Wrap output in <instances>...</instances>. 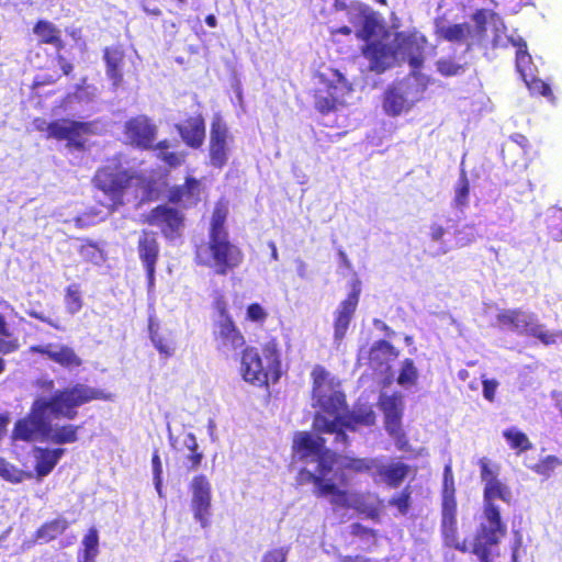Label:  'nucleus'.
Returning <instances> with one entry per match:
<instances>
[{
    "label": "nucleus",
    "instance_id": "nucleus-22",
    "mask_svg": "<svg viewBox=\"0 0 562 562\" xmlns=\"http://www.w3.org/2000/svg\"><path fill=\"white\" fill-rule=\"evenodd\" d=\"M360 296V288L359 285H353L352 291L348 294V296L342 300L337 306L334 316V339L337 342H340L348 330L350 322L353 317V314L357 310Z\"/></svg>",
    "mask_w": 562,
    "mask_h": 562
},
{
    "label": "nucleus",
    "instance_id": "nucleus-12",
    "mask_svg": "<svg viewBox=\"0 0 562 562\" xmlns=\"http://www.w3.org/2000/svg\"><path fill=\"white\" fill-rule=\"evenodd\" d=\"M235 146V139L223 117L213 115L210 131L209 159L214 168L222 169L228 161Z\"/></svg>",
    "mask_w": 562,
    "mask_h": 562
},
{
    "label": "nucleus",
    "instance_id": "nucleus-3",
    "mask_svg": "<svg viewBox=\"0 0 562 562\" xmlns=\"http://www.w3.org/2000/svg\"><path fill=\"white\" fill-rule=\"evenodd\" d=\"M313 380V407L318 408L314 418V428L322 434L335 435V442L346 445L347 430L360 426H370L375 422L371 407H359L351 414L344 415L346 402L339 381L323 367H315L311 373Z\"/></svg>",
    "mask_w": 562,
    "mask_h": 562
},
{
    "label": "nucleus",
    "instance_id": "nucleus-13",
    "mask_svg": "<svg viewBox=\"0 0 562 562\" xmlns=\"http://www.w3.org/2000/svg\"><path fill=\"white\" fill-rule=\"evenodd\" d=\"M480 476L484 484L483 507H498L496 499L509 504L513 499L510 487L498 479L499 467L493 464L488 459L482 458L479 461Z\"/></svg>",
    "mask_w": 562,
    "mask_h": 562
},
{
    "label": "nucleus",
    "instance_id": "nucleus-44",
    "mask_svg": "<svg viewBox=\"0 0 562 562\" xmlns=\"http://www.w3.org/2000/svg\"><path fill=\"white\" fill-rule=\"evenodd\" d=\"M66 308L70 314L78 313L82 307L81 291L78 284H70L66 289L65 295Z\"/></svg>",
    "mask_w": 562,
    "mask_h": 562
},
{
    "label": "nucleus",
    "instance_id": "nucleus-63",
    "mask_svg": "<svg viewBox=\"0 0 562 562\" xmlns=\"http://www.w3.org/2000/svg\"><path fill=\"white\" fill-rule=\"evenodd\" d=\"M294 263H295V270H296L297 276L301 279H306L308 277L307 263L304 260H302L301 258H296L294 260Z\"/></svg>",
    "mask_w": 562,
    "mask_h": 562
},
{
    "label": "nucleus",
    "instance_id": "nucleus-53",
    "mask_svg": "<svg viewBox=\"0 0 562 562\" xmlns=\"http://www.w3.org/2000/svg\"><path fill=\"white\" fill-rule=\"evenodd\" d=\"M476 235L475 227L467 225L457 232L456 244L459 247L467 246L476 239Z\"/></svg>",
    "mask_w": 562,
    "mask_h": 562
},
{
    "label": "nucleus",
    "instance_id": "nucleus-50",
    "mask_svg": "<svg viewBox=\"0 0 562 562\" xmlns=\"http://www.w3.org/2000/svg\"><path fill=\"white\" fill-rule=\"evenodd\" d=\"M469 182L468 179L462 176L456 187L454 203L458 207H463L469 203Z\"/></svg>",
    "mask_w": 562,
    "mask_h": 562
},
{
    "label": "nucleus",
    "instance_id": "nucleus-47",
    "mask_svg": "<svg viewBox=\"0 0 562 562\" xmlns=\"http://www.w3.org/2000/svg\"><path fill=\"white\" fill-rule=\"evenodd\" d=\"M562 464L561 460L554 456H547L544 459L540 460L536 465L531 469L539 475L549 477L557 468Z\"/></svg>",
    "mask_w": 562,
    "mask_h": 562
},
{
    "label": "nucleus",
    "instance_id": "nucleus-58",
    "mask_svg": "<svg viewBox=\"0 0 562 562\" xmlns=\"http://www.w3.org/2000/svg\"><path fill=\"white\" fill-rule=\"evenodd\" d=\"M457 514L454 494H442V514Z\"/></svg>",
    "mask_w": 562,
    "mask_h": 562
},
{
    "label": "nucleus",
    "instance_id": "nucleus-57",
    "mask_svg": "<svg viewBox=\"0 0 562 562\" xmlns=\"http://www.w3.org/2000/svg\"><path fill=\"white\" fill-rule=\"evenodd\" d=\"M97 95V88L94 87H85L78 89V91L75 93L74 98L77 99L79 102H91Z\"/></svg>",
    "mask_w": 562,
    "mask_h": 562
},
{
    "label": "nucleus",
    "instance_id": "nucleus-5",
    "mask_svg": "<svg viewBox=\"0 0 562 562\" xmlns=\"http://www.w3.org/2000/svg\"><path fill=\"white\" fill-rule=\"evenodd\" d=\"M240 373L243 379L256 386H265L270 382L276 383L281 375V355L279 344L270 339L261 347V352L254 347L243 351L240 360Z\"/></svg>",
    "mask_w": 562,
    "mask_h": 562
},
{
    "label": "nucleus",
    "instance_id": "nucleus-19",
    "mask_svg": "<svg viewBox=\"0 0 562 562\" xmlns=\"http://www.w3.org/2000/svg\"><path fill=\"white\" fill-rule=\"evenodd\" d=\"M146 222L158 227L166 239L173 241L181 237L183 229V215L169 205L155 207L146 217Z\"/></svg>",
    "mask_w": 562,
    "mask_h": 562
},
{
    "label": "nucleus",
    "instance_id": "nucleus-39",
    "mask_svg": "<svg viewBox=\"0 0 562 562\" xmlns=\"http://www.w3.org/2000/svg\"><path fill=\"white\" fill-rule=\"evenodd\" d=\"M417 379L418 370L415 367L413 360L405 359L401 366V370L397 376V383L401 386L408 389L416 384Z\"/></svg>",
    "mask_w": 562,
    "mask_h": 562
},
{
    "label": "nucleus",
    "instance_id": "nucleus-27",
    "mask_svg": "<svg viewBox=\"0 0 562 562\" xmlns=\"http://www.w3.org/2000/svg\"><path fill=\"white\" fill-rule=\"evenodd\" d=\"M201 182L194 178H187L183 186L175 187L170 190L169 199L173 203L189 207L195 205L201 200Z\"/></svg>",
    "mask_w": 562,
    "mask_h": 562
},
{
    "label": "nucleus",
    "instance_id": "nucleus-28",
    "mask_svg": "<svg viewBox=\"0 0 562 562\" xmlns=\"http://www.w3.org/2000/svg\"><path fill=\"white\" fill-rule=\"evenodd\" d=\"M503 37H505L506 44L502 45L503 47L512 44L517 48L516 52V67L518 72L521 75L522 79H527V77L531 76L532 67H531V57L527 52V44L521 37H515L513 35L508 36L506 34V29L502 32ZM497 45L496 47H498Z\"/></svg>",
    "mask_w": 562,
    "mask_h": 562
},
{
    "label": "nucleus",
    "instance_id": "nucleus-9",
    "mask_svg": "<svg viewBox=\"0 0 562 562\" xmlns=\"http://www.w3.org/2000/svg\"><path fill=\"white\" fill-rule=\"evenodd\" d=\"M496 326L517 334L537 337L546 345L555 341V335L538 323L536 315L521 310H503L496 315Z\"/></svg>",
    "mask_w": 562,
    "mask_h": 562
},
{
    "label": "nucleus",
    "instance_id": "nucleus-16",
    "mask_svg": "<svg viewBox=\"0 0 562 562\" xmlns=\"http://www.w3.org/2000/svg\"><path fill=\"white\" fill-rule=\"evenodd\" d=\"M422 92L413 80H404L385 92L383 108L392 116L409 111L419 101Z\"/></svg>",
    "mask_w": 562,
    "mask_h": 562
},
{
    "label": "nucleus",
    "instance_id": "nucleus-49",
    "mask_svg": "<svg viewBox=\"0 0 562 562\" xmlns=\"http://www.w3.org/2000/svg\"><path fill=\"white\" fill-rule=\"evenodd\" d=\"M549 229L554 239L562 240V209L549 210Z\"/></svg>",
    "mask_w": 562,
    "mask_h": 562
},
{
    "label": "nucleus",
    "instance_id": "nucleus-4",
    "mask_svg": "<svg viewBox=\"0 0 562 562\" xmlns=\"http://www.w3.org/2000/svg\"><path fill=\"white\" fill-rule=\"evenodd\" d=\"M505 30L503 20L492 10H479L471 23H452L446 18L435 21V33L439 40L453 44L464 45L468 48L473 45H483L491 42L493 46L505 45L506 38L502 32Z\"/></svg>",
    "mask_w": 562,
    "mask_h": 562
},
{
    "label": "nucleus",
    "instance_id": "nucleus-11",
    "mask_svg": "<svg viewBox=\"0 0 562 562\" xmlns=\"http://www.w3.org/2000/svg\"><path fill=\"white\" fill-rule=\"evenodd\" d=\"M33 126L38 132H46L48 138L66 140L69 148H82L85 136L91 132L90 123L70 120L47 122L44 119H35Z\"/></svg>",
    "mask_w": 562,
    "mask_h": 562
},
{
    "label": "nucleus",
    "instance_id": "nucleus-18",
    "mask_svg": "<svg viewBox=\"0 0 562 562\" xmlns=\"http://www.w3.org/2000/svg\"><path fill=\"white\" fill-rule=\"evenodd\" d=\"M213 338L216 349L226 357L236 353L245 345V337L232 316L213 321Z\"/></svg>",
    "mask_w": 562,
    "mask_h": 562
},
{
    "label": "nucleus",
    "instance_id": "nucleus-48",
    "mask_svg": "<svg viewBox=\"0 0 562 562\" xmlns=\"http://www.w3.org/2000/svg\"><path fill=\"white\" fill-rule=\"evenodd\" d=\"M157 148L159 150L158 157L170 167L180 166L184 161L183 153L167 151V142L159 143Z\"/></svg>",
    "mask_w": 562,
    "mask_h": 562
},
{
    "label": "nucleus",
    "instance_id": "nucleus-7",
    "mask_svg": "<svg viewBox=\"0 0 562 562\" xmlns=\"http://www.w3.org/2000/svg\"><path fill=\"white\" fill-rule=\"evenodd\" d=\"M243 258L241 250L229 241L228 236L209 237V241L201 244L195 250L196 263L212 269L220 276L236 269Z\"/></svg>",
    "mask_w": 562,
    "mask_h": 562
},
{
    "label": "nucleus",
    "instance_id": "nucleus-36",
    "mask_svg": "<svg viewBox=\"0 0 562 562\" xmlns=\"http://www.w3.org/2000/svg\"><path fill=\"white\" fill-rule=\"evenodd\" d=\"M138 179V182H134L132 188L127 190V192L123 196V203L128 201L126 195L130 191L135 195V198H139L142 201L146 199H151L158 191V186L156 182L144 179L143 177L133 176Z\"/></svg>",
    "mask_w": 562,
    "mask_h": 562
},
{
    "label": "nucleus",
    "instance_id": "nucleus-20",
    "mask_svg": "<svg viewBox=\"0 0 562 562\" xmlns=\"http://www.w3.org/2000/svg\"><path fill=\"white\" fill-rule=\"evenodd\" d=\"M380 406L385 417V428L391 437L396 440V445L400 449L404 447L403 431L401 428V419L403 412V401L400 394L386 393L380 396Z\"/></svg>",
    "mask_w": 562,
    "mask_h": 562
},
{
    "label": "nucleus",
    "instance_id": "nucleus-62",
    "mask_svg": "<svg viewBox=\"0 0 562 562\" xmlns=\"http://www.w3.org/2000/svg\"><path fill=\"white\" fill-rule=\"evenodd\" d=\"M151 465L154 479L162 477V464L157 452L153 456Z\"/></svg>",
    "mask_w": 562,
    "mask_h": 562
},
{
    "label": "nucleus",
    "instance_id": "nucleus-41",
    "mask_svg": "<svg viewBox=\"0 0 562 562\" xmlns=\"http://www.w3.org/2000/svg\"><path fill=\"white\" fill-rule=\"evenodd\" d=\"M0 476L11 483H21L24 479L32 477V473H26L5 460L0 459Z\"/></svg>",
    "mask_w": 562,
    "mask_h": 562
},
{
    "label": "nucleus",
    "instance_id": "nucleus-8",
    "mask_svg": "<svg viewBox=\"0 0 562 562\" xmlns=\"http://www.w3.org/2000/svg\"><path fill=\"white\" fill-rule=\"evenodd\" d=\"M352 88L341 72L328 69L319 74L315 92V106L322 113L337 111L346 105Z\"/></svg>",
    "mask_w": 562,
    "mask_h": 562
},
{
    "label": "nucleus",
    "instance_id": "nucleus-55",
    "mask_svg": "<svg viewBox=\"0 0 562 562\" xmlns=\"http://www.w3.org/2000/svg\"><path fill=\"white\" fill-rule=\"evenodd\" d=\"M437 69L445 76H454L459 72L461 67L451 60H439L437 63Z\"/></svg>",
    "mask_w": 562,
    "mask_h": 562
},
{
    "label": "nucleus",
    "instance_id": "nucleus-14",
    "mask_svg": "<svg viewBox=\"0 0 562 562\" xmlns=\"http://www.w3.org/2000/svg\"><path fill=\"white\" fill-rule=\"evenodd\" d=\"M191 492V510L193 518L205 529L211 525L212 485L204 474L195 475L189 485Z\"/></svg>",
    "mask_w": 562,
    "mask_h": 562
},
{
    "label": "nucleus",
    "instance_id": "nucleus-35",
    "mask_svg": "<svg viewBox=\"0 0 562 562\" xmlns=\"http://www.w3.org/2000/svg\"><path fill=\"white\" fill-rule=\"evenodd\" d=\"M503 437L506 440L507 445L513 450H516L517 453L527 451L532 447L527 435L516 427H509L505 429L503 431Z\"/></svg>",
    "mask_w": 562,
    "mask_h": 562
},
{
    "label": "nucleus",
    "instance_id": "nucleus-64",
    "mask_svg": "<svg viewBox=\"0 0 562 562\" xmlns=\"http://www.w3.org/2000/svg\"><path fill=\"white\" fill-rule=\"evenodd\" d=\"M183 445L192 453H195V451H198V449H199V445H198L196 438L191 432H189L186 436V438L183 440Z\"/></svg>",
    "mask_w": 562,
    "mask_h": 562
},
{
    "label": "nucleus",
    "instance_id": "nucleus-21",
    "mask_svg": "<svg viewBox=\"0 0 562 562\" xmlns=\"http://www.w3.org/2000/svg\"><path fill=\"white\" fill-rule=\"evenodd\" d=\"M157 127L145 115L128 120L124 126L125 140L138 148H149L156 139Z\"/></svg>",
    "mask_w": 562,
    "mask_h": 562
},
{
    "label": "nucleus",
    "instance_id": "nucleus-10",
    "mask_svg": "<svg viewBox=\"0 0 562 562\" xmlns=\"http://www.w3.org/2000/svg\"><path fill=\"white\" fill-rule=\"evenodd\" d=\"M94 184L111 200L110 209L123 204V196L134 182H138L127 171L116 165L100 168L94 176Z\"/></svg>",
    "mask_w": 562,
    "mask_h": 562
},
{
    "label": "nucleus",
    "instance_id": "nucleus-46",
    "mask_svg": "<svg viewBox=\"0 0 562 562\" xmlns=\"http://www.w3.org/2000/svg\"><path fill=\"white\" fill-rule=\"evenodd\" d=\"M18 348V340L12 336L2 316H0V352L9 353Z\"/></svg>",
    "mask_w": 562,
    "mask_h": 562
},
{
    "label": "nucleus",
    "instance_id": "nucleus-29",
    "mask_svg": "<svg viewBox=\"0 0 562 562\" xmlns=\"http://www.w3.org/2000/svg\"><path fill=\"white\" fill-rule=\"evenodd\" d=\"M65 450L64 449H34V460H35V470L38 479H42L48 475L59 459L63 457Z\"/></svg>",
    "mask_w": 562,
    "mask_h": 562
},
{
    "label": "nucleus",
    "instance_id": "nucleus-24",
    "mask_svg": "<svg viewBox=\"0 0 562 562\" xmlns=\"http://www.w3.org/2000/svg\"><path fill=\"white\" fill-rule=\"evenodd\" d=\"M138 255L147 272L148 286L153 288L159 255V246L154 233L143 232L138 240Z\"/></svg>",
    "mask_w": 562,
    "mask_h": 562
},
{
    "label": "nucleus",
    "instance_id": "nucleus-17",
    "mask_svg": "<svg viewBox=\"0 0 562 562\" xmlns=\"http://www.w3.org/2000/svg\"><path fill=\"white\" fill-rule=\"evenodd\" d=\"M48 414L44 409L43 401H35L31 414L15 425L13 431L14 440L45 441L47 431Z\"/></svg>",
    "mask_w": 562,
    "mask_h": 562
},
{
    "label": "nucleus",
    "instance_id": "nucleus-31",
    "mask_svg": "<svg viewBox=\"0 0 562 562\" xmlns=\"http://www.w3.org/2000/svg\"><path fill=\"white\" fill-rule=\"evenodd\" d=\"M123 52L119 48H106L104 53V59L106 63V75L112 80L114 88H117L123 79Z\"/></svg>",
    "mask_w": 562,
    "mask_h": 562
},
{
    "label": "nucleus",
    "instance_id": "nucleus-6",
    "mask_svg": "<svg viewBox=\"0 0 562 562\" xmlns=\"http://www.w3.org/2000/svg\"><path fill=\"white\" fill-rule=\"evenodd\" d=\"M113 394L103 390L93 389L86 384H76L63 391H56L50 398H37L44 402V409L48 415L74 419L77 408L93 400L113 401Z\"/></svg>",
    "mask_w": 562,
    "mask_h": 562
},
{
    "label": "nucleus",
    "instance_id": "nucleus-23",
    "mask_svg": "<svg viewBox=\"0 0 562 562\" xmlns=\"http://www.w3.org/2000/svg\"><path fill=\"white\" fill-rule=\"evenodd\" d=\"M408 465L401 461H389L385 457H379L373 480L385 483L391 487H397L409 474Z\"/></svg>",
    "mask_w": 562,
    "mask_h": 562
},
{
    "label": "nucleus",
    "instance_id": "nucleus-34",
    "mask_svg": "<svg viewBox=\"0 0 562 562\" xmlns=\"http://www.w3.org/2000/svg\"><path fill=\"white\" fill-rule=\"evenodd\" d=\"M396 357L394 348L386 341L376 342L370 351V363L373 368L378 369Z\"/></svg>",
    "mask_w": 562,
    "mask_h": 562
},
{
    "label": "nucleus",
    "instance_id": "nucleus-61",
    "mask_svg": "<svg viewBox=\"0 0 562 562\" xmlns=\"http://www.w3.org/2000/svg\"><path fill=\"white\" fill-rule=\"evenodd\" d=\"M215 310H216V315L214 317V321H221L222 317H224V316H231V314L228 313V310H227V304L222 299L216 300Z\"/></svg>",
    "mask_w": 562,
    "mask_h": 562
},
{
    "label": "nucleus",
    "instance_id": "nucleus-1",
    "mask_svg": "<svg viewBox=\"0 0 562 562\" xmlns=\"http://www.w3.org/2000/svg\"><path fill=\"white\" fill-rule=\"evenodd\" d=\"M324 443V439L317 435L304 431L295 434L293 461L305 463L299 472L297 482L314 483V493L317 496L328 497L335 506L363 510L360 495L347 493L337 487L338 482L345 484V476L340 471L348 469L355 472H370L374 477L379 458H338L325 449Z\"/></svg>",
    "mask_w": 562,
    "mask_h": 562
},
{
    "label": "nucleus",
    "instance_id": "nucleus-38",
    "mask_svg": "<svg viewBox=\"0 0 562 562\" xmlns=\"http://www.w3.org/2000/svg\"><path fill=\"white\" fill-rule=\"evenodd\" d=\"M150 338L156 347V349L159 351L160 355L165 357H171L173 356L176 351V341L175 338L169 336H164L158 330H155L153 326L150 325Z\"/></svg>",
    "mask_w": 562,
    "mask_h": 562
},
{
    "label": "nucleus",
    "instance_id": "nucleus-2",
    "mask_svg": "<svg viewBox=\"0 0 562 562\" xmlns=\"http://www.w3.org/2000/svg\"><path fill=\"white\" fill-rule=\"evenodd\" d=\"M357 36L367 42L363 55L371 70L382 72L395 61H407L413 68L423 63L426 38L418 32L391 34L368 5L356 3L348 11Z\"/></svg>",
    "mask_w": 562,
    "mask_h": 562
},
{
    "label": "nucleus",
    "instance_id": "nucleus-59",
    "mask_svg": "<svg viewBox=\"0 0 562 562\" xmlns=\"http://www.w3.org/2000/svg\"><path fill=\"white\" fill-rule=\"evenodd\" d=\"M497 386L498 383L495 380L483 381V395L487 401H494Z\"/></svg>",
    "mask_w": 562,
    "mask_h": 562
},
{
    "label": "nucleus",
    "instance_id": "nucleus-51",
    "mask_svg": "<svg viewBox=\"0 0 562 562\" xmlns=\"http://www.w3.org/2000/svg\"><path fill=\"white\" fill-rule=\"evenodd\" d=\"M289 552V546L271 548L263 553L261 562H286Z\"/></svg>",
    "mask_w": 562,
    "mask_h": 562
},
{
    "label": "nucleus",
    "instance_id": "nucleus-33",
    "mask_svg": "<svg viewBox=\"0 0 562 562\" xmlns=\"http://www.w3.org/2000/svg\"><path fill=\"white\" fill-rule=\"evenodd\" d=\"M227 214V203L223 201L217 202L212 213L209 237H217V235L228 236V233L224 226Z\"/></svg>",
    "mask_w": 562,
    "mask_h": 562
},
{
    "label": "nucleus",
    "instance_id": "nucleus-25",
    "mask_svg": "<svg viewBox=\"0 0 562 562\" xmlns=\"http://www.w3.org/2000/svg\"><path fill=\"white\" fill-rule=\"evenodd\" d=\"M33 351L46 355L50 360L63 367L75 368L81 364V359L75 351L67 346L58 344H47L44 346L32 347Z\"/></svg>",
    "mask_w": 562,
    "mask_h": 562
},
{
    "label": "nucleus",
    "instance_id": "nucleus-52",
    "mask_svg": "<svg viewBox=\"0 0 562 562\" xmlns=\"http://www.w3.org/2000/svg\"><path fill=\"white\" fill-rule=\"evenodd\" d=\"M526 86L532 93H539L543 97H550L551 95V89L548 83L544 81L538 79L533 72H531V76L527 77V79H524Z\"/></svg>",
    "mask_w": 562,
    "mask_h": 562
},
{
    "label": "nucleus",
    "instance_id": "nucleus-37",
    "mask_svg": "<svg viewBox=\"0 0 562 562\" xmlns=\"http://www.w3.org/2000/svg\"><path fill=\"white\" fill-rule=\"evenodd\" d=\"M68 527L65 518H56L43 525L36 532V538L41 541L48 542L63 533Z\"/></svg>",
    "mask_w": 562,
    "mask_h": 562
},
{
    "label": "nucleus",
    "instance_id": "nucleus-54",
    "mask_svg": "<svg viewBox=\"0 0 562 562\" xmlns=\"http://www.w3.org/2000/svg\"><path fill=\"white\" fill-rule=\"evenodd\" d=\"M80 255L94 263H100L103 260L101 250L93 244H85L80 248Z\"/></svg>",
    "mask_w": 562,
    "mask_h": 562
},
{
    "label": "nucleus",
    "instance_id": "nucleus-15",
    "mask_svg": "<svg viewBox=\"0 0 562 562\" xmlns=\"http://www.w3.org/2000/svg\"><path fill=\"white\" fill-rule=\"evenodd\" d=\"M507 532V525L501 518L499 507H483L480 527L472 543V550L479 546L490 549L499 543Z\"/></svg>",
    "mask_w": 562,
    "mask_h": 562
},
{
    "label": "nucleus",
    "instance_id": "nucleus-30",
    "mask_svg": "<svg viewBox=\"0 0 562 562\" xmlns=\"http://www.w3.org/2000/svg\"><path fill=\"white\" fill-rule=\"evenodd\" d=\"M79 428V426L75 425H52L48 420L45 441L56 445L72 443L78 439Z\"/></svg>",
    "mask_w": 562,
    "mask_h": 562
},
{
    "label": "nucleus",
    "instance_id": "nucleus-32",
    "mask_svg": "<svg viewBox=\"0 0 562 562\" xmlns=\"http://www.w3.org/2000/svg\"><path fill=\"white\" fill-rule=\"evenodd\" d=\"M33 32L42 43L54 45L58 49L63 46L60 31L48 21H38Z\"/></svg>",
    "mask_w": 562,
    "mask_h": 562
},
{
    "label": "nucleus",
    "instance_id": "nucleus-26",
    "mask_svg": "<svg viewBox=\"0 0 562 562\" xmlns=\"http://www.w3.org/2000/svg\"><path fill=\"white\" fill-rule=\"evenodd\" d=\"M178 130L188 146L199 148L203 144L205 138V125L200 114L191 116L180 123Z\"/></svg>",
    "mask_w": 562,
    "mask_h": 562
},
{
    "label": "nucleus",
    "instance_id": "nucleus-45",
    "mask_svg": "<svg viewBox=\"0 0 562 562\" xmlns=\"http://www.w3.org/2000/svg\"><path fill=\"white\" fill-rule=\"evenodd\" d=\"M442 536L445 539V543L451 548H454L459 551L467 552L472 549V544L469 546L467 541H459L457 533V525L451 527H441Z\"/></svg>",
    "mask_w": 562,
    "mask_h": 562
},
{
    "label": "nucleus",
    "instance_id": "nucleus-40",
    "mask_svg": "<svg viewBox=\"0 0 562 562\" xmlns=\"http://www.w3.org/2000/svg\"><path fill=\"white\" fill-rule=\"evenodd\" d=\"M83 562H94L99 553V536L94 528H91L82 540Z\"/></svg>",
    "mask_w": 562,
    "mask_h": 562
},
{
    "label": "nucleus",
    "instance_id": "nucleus-56",
    "mask_svg": "<svg viewBox=\"0 0 562 562\" xmlns=\"http://www.w3.org/2000/svg\"><path fill=\"white\" fill-rule=\"evenodd\" d=\"M454 494V479L451 464H446L443 470V490L442 494Z\"/></svg>",
    "mask_w": 562,
    "mask_h": 562
},
{
    "label": "nucleus",
    "instance_id": "nucleus-43",
    "mask_svg": "<svg viewBox=\"0 0 562 562\" xmlns=\"http://www.w3.org/2000/svg\"><path fill=\"white\" fill-rule=\"evenodd\" d=\"M446 229L438 223H432L429 226V237L432 243L437 244L435 249L436 255H445L450 250V246L443 240Z\"/></svg>",
    "mask_w": 562,
    "mask_h": 562
},
{
    "label": "nucleus",
    "instance_id": "nucleus-60",
    "mask_svg": "<svg viewBox=\"0 0 562 562\" xmlns=\"http://www.w3.org/2000/svg\"><path fill=\"white\" fill-rule=\"evenodd\" d=\"M408 498L407 494H401L397 497L393 498L391 503L397 507L401 514H405L408 509Z\"/></svg>",
    "mask_w": 562,
    "mask_h": 562
},
{
    "label": "nucleus",
    "instance_id": "nucleus-42",
    "mask_svg": "<svg viewBox=\"0 0 562 562\" xmlns=\"http://www.w3.org/2000/svg\"><path fill=\"white\" fill-rule=\"evenodd\" d=\"M269 317L268 310L260 303H251L246 307L245 321L256 324L257 326H263Z\"/></svg>",
    "mask_w": 562,
    "mask_h": 562
}]
</instances>
